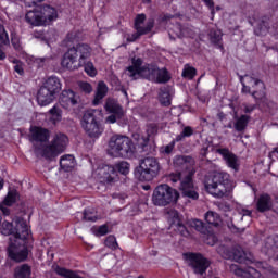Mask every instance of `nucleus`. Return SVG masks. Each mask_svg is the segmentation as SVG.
<instances>
[{"label": "nucleus", "instance_id": "nucleus-13", "mask_svg": "<svg viewBox=\"0 0 278 278\" xmlns=\"http://www.w3.org/2000/svg\"><path fill=\"white\" fill-rule=\"evenodd\" d=\"M104 110L111 114L106 117V123H110L111 125H114V123L125 117V110L123 109V105H121L118 100L114 98L106 99Z\"/></svg>", "mask_w": 278, "mask_h": 278}, {"label": "nucleus", "instance_id": "nucleus-28", "mask_svg": "<svg viewBox=\"0 0 278 278\" xmlns=\"http://www.w3.org/2000/svg\"><path fill=\"white\" fill-rule=\"evenodd\" d=\"M108 94V85L100 81L97 87L96 97L93 99V105H99L103 101L104 97Z\"/></svg>", "mask_w": 278, "mask_h": 278}, {"label": "nucleus", "instance_id": "nucleus-60", "mask_svg": "<svg viewBox=\"0 0 278 278\" xmlns=\"http://www.w3.org/2000/svg\"><path fill=\"white\" fill-rule=\"evenodd\" d=\"M255 110V105H244V112L245 114H251Z\"/></svg>", "mask_w": 278, "mask_h": 278}, {"label": "nucleus", "instance_id": "nucleus-12", "mask_svg": "<svg viewBox=\"0 0 278 278\" xmlns=\"http://www.w3.org/2000/svg\"><path fill=\"white\" fill-rule=\"evenodd\" d=\"M184 258L195 275H205L212 264L210 260L204 257L201 253H185Z\"/></svg>", "mask_w": 278, "mask_h": 278}, {"label": "nucleus", "instance_id": "nucleus-10", "mask_svg": "<svg viewBox=\"0 0 278 278\" xmlns=\"http://www.w3.org/2000/svg\"><path fill=\"white\" fill-rule=\"evenodd\" d=\"M243 79L248 85L243 84L242 92L252 94L256 103L266 99V85H264V81L253 75H245Z\"/></svg>", "mask_w": 278, "mask_h": 278}, {"label": "nucleus", "instance_id": "nucleus-57", "mask_svg": "<svg viewBox=\"0 0 278 278\" xmlns=\"http://www.w3.org/2000/svg\"><path fill=\"white\" fill-rule=\"evenodd\" d=\"M257 268H263L264 270H271L273 267L268 266V264L264 263V262H258L256 264Z\"/></svg>", "mask_w": 278, "mask_h": 278}, {"label": "nucleus", "instance_id": "nucleus-32", "mask_svg": "<svg viewBox=\"0 0 278 278\" xmlns=\"http://www.w3.org/2000/svg\"><path fill=\"white\" fill-rule=\"evenodd\" d=\"M167 220L170 227H175L176 225H179V223H181V215H179V212H177V210H174V208L168 210Z\"/></svg>", "mask_w": 278, "mask_h": 278}, {"label": "nucleus", "instance_id": "nucleus-61", "mask_svg": "<svg viewBox=\"0 0 278 278\" xmlns=\"http://www.w3.org/2000/svg\"><path fill=\"white\" fill-rule=\"evenodd\" d=\"M219 210H222L223 212H227L229 211V205L225 204V203H219L218 204Z\"/></svg>", "mask_w": 278, "mask_h": 278}, {"label": "nucleus", "instance_id": "nucleus-31", "mask_svg": "<svg viewBox=\"0 0 278 278\" xmlns=\"http://www.w3.org/2000/svg\"><path fill=\"white\" fill-rule=\"evenodd\" d=\"M0 45H10V37H8V31L5 28L0 25ZM8 55L3 52V49L0 47V61L5 60Z\"/></svg>", "mask_w": 278, "mask_h": 278}, {"label": "nucleus", "instance_id": "nucleus-29", "mask_svg": "<svg viewBox=\"0 0 278 278\" xmlns=\"http://www.w3.org/2000/svg\"><path fill=\"white\" fill-rule=\"evenodd\" d=\"M230 257L235 262H238L239 264H242V262H244V260H247V253L240 247L232 248L231 255L225 256L226 260H230Z\"/></svg>", "mask_w": 278, "mask_h": 278}, {"label": "nucleus", "instance_id": "nucleus-43", "mask_svg": "<svg viewBox=\"0 0 278 278\" xmlns=\"http://www.w3.org/2000/svg\"><path fill=\"white\" fill-rule=\"evenodd\" d=\"M85 68V73L89 75V77H94L97 75V68H94V64L90 61H85V64L83 65Z\"/></svg>", "mask_w": 278, "mask_h": 278}, {"label": "nucleus", "instance_id": "nucleus-46", "mask_svg": "<svg viewBox=\"0 0 278 278\" xmlns=\"http://www.w3.org/2000/svg\"><path fill=\"white\" fill-rule=\"evenodd\" d=\"M191 227H193V229L195 231H199L200 233H205V231H207V228H205V224H203V222L200 219H193L191 222Z\"/></svg>", "mask_w": 278, "mask_h": 278}, {"label": "nucleus", "instance_id": "nucleus-4", "mask_svg": "<svg viewBox=\"0 0 278 278\" xmlns=\"http://www.w3.org/2000/svg\"><path fill=\"white\" fill-rule=\"evenodd\" d=\"M106 153L111 157H131L136 153V146L129 137L115 134L108 141Z\"/></svg>", "mask_w": 278, "mask_h": 278}, {"label": "nucleus", "instance_id": "nucleus-26", "mask_svg": "<svg viewBox=\"0 0 278 278\" xmlns=\"http://www.w3.org/2000/svg\"><path fill=\"white\" fill-rule=\"evenodd\" d=\"M54 273H56V275H60V277L64 278H84V276H81V271L67 269L58 265L54 267Z\"/></svg>", "mask_w": 278, "mask_h": 278}, {"label": "nucleus", "instance_id": "nucleus-24", "mask_svg": "<svg viewBox=\"0 0 278 278\" xmlns=\"http://www.w3.org/2000/svg\"><path fill=\"white\" fill-rule=\"evenodd\" d=\"M25 18L26 23H29V25H34L35 27L45 25L41 11H28L25 15Z\"/></svg>", "mask_w": 278, "mask_h": 278}, {"label": "nucleus", "instance_id": "nucleus-45", "mask_svg": "<svg viewBox=\"0 0 278 278\" xmlns=\"http://www.w3.org/2000/svg\"><path fill=\"white\" fill-rule=\"evenodd\" d=\"M16 191H9L4 198L3 205H7L8 207H10V205H14V203H16Z\"/></svg>", "mask_w": 278, "mask_h": 278}, {"label": "nucleus", "instance_id": "nucleus-6", "mask_svg": "<svg viewBox=\"0 0 278 278\" xmlns=\"http://www.w3.org/2000/svg\"><path fill=\"white\" fill-rule=\"evenodd\" d=\"M192 177H194V172H179L170 174L168 179L172 184H179L178 188L182 197L197 201V199H199V192H197V187L194 186Z\"/></svg>", "mask_w": 278, "mask_h": 278}, {"label": "nucleus", "instance_id": "nucleus-41", "mask_svg": "<svg viewBox=\"0 0 278 278\" xmlns=\"http://www.w3.org/2000/svg\"><path fill=\"white\" fill-rule=\"evenodd\" d=\"M190 162H192V157L190 156H176L174 159V164L175 166H178V167L185 166V168H187Z\"/></svg>", "mask_w": 278, "mask_h": 278}, {"label": "nucleus", "instance_id": "nucleus-16", "mask_svg": "<svg viewBox=\"0 0 278 278\" xmlns=\"http://www.w3.org/2000/svg\"><path fill=\"white\" fill-rule=\"evenodd\" d=\"M269 25L270 20L268 17H264L254 29V34H256V36H266L267 34H271L275 38H278V23L274 24L273 27Z\"/></svg>", "mask_w": 278, "mask_h": 278}, {"label": "nucleus", "instance_id": "nucleus-38", "mask_svg": "<svg viewBox=\"0 0 278 278\" xmlns=\"http://www.w3.org/2000/svg\"><path fill=\"white\" fill-rule=\"evenodd\" d=\"M0 230H1L2 236H11L12 237V236H14L15 228L12 223L3 222Z\"/></svg>", "mask_w": 278, "mask_h": 278}, {"label": "nucleus", "instance_id": "nucleus-14", "mask_svg": "<svg viewBox=\"0 0 278 278\" xmlns=\"http://www.w3.org/2000/svg\"><path fill=\"white\" fill-rule=\"evenodd\" d=\"M147 21V15L138 14L135 18V29L137 33L132 35L134 40H138L140 36H147L152 31L153 27L155 26V21L150 18L147 21L146 25L144 22Z\"/></svg>", "mask_w": 278, "mask_h": 278}, {"label": "nucleus", "instance_id": "nucleus-40", "mask_svg": "<svg viewBox=\"0 0 278 278\" xmlns=\"http://www.w3.org/2000/svg\"><path fill=\"white\" fill-rule=\"evenodd\" d=\"M116 170V173H121V175H129V163L125 162V161H122L119 163H116L114 166H113Z\"/></svg>", "mask_w": 278, "mask_h": 278}, {"label": "nucleus", "instance_id": "nucleus-20", "mask_svg": "<svg viewBox=\"0 0 278 278\" xmlns=\"http://www.w3.org/2000/svg\"><path fill=\"white\" fill-rule=\"evenodd\" d=\"M257 212L264 213L273 210V198L268 193H263L258 197L256 201Z\"/></svg>", "mask_w": 278, "mask_h": 278}, {"label": "nucleus", "instance_id": "nucleus-21", "mask_svg": "<svg viewBox=\"0 0 278 278\" xmlns=\"http://www.w3.org/2000/svg\"><path fill=\"white\" fill-rule=\"evenodd\" d=\"M41 17L43 20V25H49L52 21H58V9L49 4H45L41 8Z\"/></svg>", "mask_w": 278, "mask_h": 278}, {"label": "nucleus", "instance_id": "nucleus-52", "mask_svg": "<svg viewBox=\"0 0 278 278\" xmlns=\"http://www.w3.org/2000/svg\"><path fill=\"white\" fill-rule=\"evenodd\" d=\"M174 227H176L177 231H179V233L185 238L190 236V232H188V229L186 228L184 223L179 222V224H176Z\"/></svg>", "mask_w": 278, "mask_h": 278}, {"label": "nucleus", "instance_id": "nucleus-27", "mask_svg": "<svg viewBox=\"0 0 278 278\" xmlns=\"http://www.w3.org/2000/svg\"><path fill=\"white\" fill-rule=\"evenodd\" d=\"M60 166L65 173H71L75 168V156L71 154L61 156Z\"/></svg>", "mask_w": 278, "mask_h": 278}, {"label": "nucleus", "instance_id": "nucleus-56", "mask_svg": "<svg viewBox=\"0 0 278 278\" xmlns=\"http://www.w3.org/2000/svg\"><path fill=\"white\" fill-rule=\"evenodd\" d=\"M205 7L211 10V14H214V0H202Z\"/></svg>", "mask_w": 278, "mask_h": 278}, {"label": "nucleus", "instance_id": "nucleus-39", "mask_svg": "<svg viewBox=\"0 0 278 278\" xmlns=\"http://www.w3.org/2000/svg\"><path fill=\"white\" fill-rule=\"evenodd\" d=\"M160 103H162L165 108L170 105V92L166 89H161L159 93Z\"/></svg>", "mask_w": 278, "mask_h": 278}, {"label": "nucleus", "instance_id": "nucleus-42", "mask_svg": "<svg viewBox=\"0 0 278 278\" xmlns=\"http://www.w3.org/2000/svg\"><path fill=\"white\" fill-rule=\"evenodd\" d=\"M84 218L85 220H88L90 223H96V220H99V217L97 216V212L92 208L85 210Z\"/></svg>", "mask_w": 278, "mask_h": 278}, {"label": "nucleus", "instance_id": "nucleus-3", "mask_svg": "<svg viewBox=\"0 0 278 278\" xmlns=\"http://www.w3.org/2000/svg\"><path fill=\"white\" fill-rule=\"evenodd\" d=\"M92 55V48L87 43H77L70 48L61 61V66L67 68V71H79L84 68L87 60H90Z\"/></svg>", "mask_w": 278, "mask_h": 278}, {"label": "nucleus", "instance_id": "nucleus-25", "mask_svg": "<svg viewBox=\"0 0 278 278\" xmlns=\"http://www.w3.org/2000/svg\"><path fill=\"white\" fill-rule=\"evenodd\" d=\"M39 153L45 160H55L58 155L61 153L59 152L58 148H54L53 144L43 146L39 149Z\"/></svg>", "mask_w": 278, "mask_h": 278}, {"label": "nucleus", "instance_id": "nucleus-62", "mask_svg": "<svg viewBox=\"0 0 278 278\" xmlns=\"http://www.w3.org/2000/svg\"><path fill=\"white\" fill-rule=\"evenodd\" d=\"M241 214H242V216H251L252 212L249 211V210H247V208H243V210L241 211Z\"/></svg>", "mask_w": 278, "mask_h": 278}, {"label": "nucleus", "instance_id": "nucleus-63", "mask_svg": "<svg viewBox=\"0 0 278 278\" xmlns=\"http://www.w3.org/2000/svg\"><path fill=\"white\" fill-rule=\"evenodd\" d=\"M217 117L219 118V121H223V118H225V113L224 112H219L217 114Z\"/></svg>", "mask_w": 278, "mask_h": 278}, {"label": "nucleus", "instance_id": "nucleus-64", "mask_svg": "<svg viewBox=\"0 0 278 278\" xmlns=\"http://www.w3.org/2000/svg\"><path fill=\"white\" fill-rule=\"evenodd\" d=\"M173 18V15H164L163 21H170Z\"/></svg>", "mask_w": 278, "mask_h": 278}, {"label": "nucleus", "instance_id": "nucleus-2", "mask_svg": "<svg viewBox=\"0 0 278 278\" xmlns=\"http://www.w3.org/2000/svg\"><path fill=\"white\" fill-rule=\"evenodd\" d=\"M31 232L29 231V227L27 226V222L23 218H17L15 220V231L14 236L9 238L10 243L8 248V253L11 260L15 262H24L27 260V245H25V240L30 238Z\"/></svg>", "mask_w": 278, "mask_h": 278}, {"label": "nucleus", "instance_id": "nucleus-36", "mask_svg": "<svg viewBox=\"0 0 278 278\" xmlns=\"http://www.w3.org/2000/svg\"><path fill=\"white\" fill-rule=\"evenodd\" d=\"M81 38V31L75 29V30H72L67 34L64 42L68 46V45H73L75 42H79Z\"/></svg>", "mask_w": 278, "mask_h": 278}, {"label": "nucleus", "instance_id": "nucleus-9", "mask_svg": "<svg viewBox=\"0 0 278 278\" xmlns=\"http://www.w3.org/2000/svg\"><path fill=\"white\" fill-rule=\"evenodd\" d=\"M160 173V163L157 159L148 156L143 159L136 170V177L139 181H153Z\"/></svg>", "mask_w": 278, "mask_h": 278}, {"label": "nucleus", "instance_id": "nucleus-34", "mask_svg": "<svg viewBox=\"0 0 278 278\" xmlns=\"http://www.w3.org/2000/svg\"><path fill=\"white\" fill-rule=\"evenodd\" d=\"M49 114H51L50 121L53 125H58L62 121V109L60 106L54 105L49 110Z\"/></svg>", "mask_w": 278, "mask_h": 278}, {"label": "nucleus", "instance_id": "nucleus-18", "mask_svg": "<svg viewBox=\"0 0 278 278\" xmlns=\"http://www.w3.org/2000/svg\"><path fill=\"white\" fill-rule=\"evenodd\" d=\"M60 103L62 108L68 110L70 108H74V105L79 103V96H77V93L71 89H65L60 96Z\"/></svg>", "mask_w": 278, "mask_h": 278}, {"label": "nucleus", "instance_id": "nucleus-44", "mask_svg": "<svg viewBox=\"0 0 278 278\" xmlns=\"http://www.w3.org/2000/svg\"><path fill=\"white\" fill-rule=\"evenodd\" d=\"M210 38L213 45H220V40H223V31L213 29L210 31Z\"/></svg>", "mask_w": 278, "mask_h": 278}, {"label": "nucleus", "instance_id": "nucleus-7", "mask_svg": "<svg viewBox=\"0 0 278 278\" xmlns=\"http://www.w3.org/2000/svg\"><path fill=\"white\" fill-rule=\"evenodd\" d=\"M62 90V84L60 78L55 76L49 77L45 84L39 88L37 92V103L41 108L51 105L52 101H55V94Z\"/></svg>", "mask_w": 278, "mask_h": 278}, {"label": "nucleus", "instance_id": "nucleus-23", "mask_svg": "<svg viewBox=\"0 0 278 278\" xmlns=\"http://www.w3.org/2000/svg\"><path fill=\"white\" fill-rule=\"evenodd\" d=\"M51 144L54 149H56V151L64 153V151H66V147L68 146V137L62 132H56Z\"/></svg>", "mask_w": 278, "mask_h": 278}, {"label": "nucleus", "instance_id": "nucleus-33", "mask_svg": "<svg viewBox=\"0 0 278 278\" xmlns=\"http://www.w3.org/2000/svg\"><path fill=\"white\" fill-rule=\"evenodd\" d=\"M205 220L208 223V225H213V227H218V225L222 223L220 215L214 211H208L205 214Z\"/></svg>", "mask_w": 278, "mask_h": 278}, {"label": "nucleus", "instance_id": "nucleus-5", "mask_svg": "<svg viewBox=\"0 0 278 278\" xmlns=\"http://www.w3.org/2000/svg\"><path fill=\"white\" fill-rule=\"evenodd\" d=\"M231 188V179L229 174L225 172H215L205 182V189L208 194L216 199H223Z\"/></svg>", "mask_w": 278, "mask_h": 278}, {"label": "nucleus", "instance_id": "nucleus-19", "mask_svg": "<svg viewBox=\"0 0 278 278\" xmlns=\"http://www.w3.org/2000/svg\"><path fill=\"white\" fill-rule=\"evenodd\" d=\"M30 136L31 140H34L35 142H48L51 132L49 131V129L34 126L30 128Z\"/></svg>", "mask_w": 278, "mask_h": 278}, {"label": "nucleus", "instance_id": "nucleus-50", "mask_svg": "<svg viewBox=\"0 0 278 278\" xmlns=\"http://www.w3.org/2000/svg\"><path fill=\"white\" fill-rule=\"evenodd\" d=\"M11 45L15 49V51H23V45L21 43V39L13 35L11 38Z\"/></svg>", "mask_w": 278, "mask_h": 278}, {"label": "nucleus", "instance_id": "nucleus-1", "mask_svg": "<svg viewBox=\"0 0 278 278\" xmlns=\"http://www.w3.org/2000/svg\"><path fill=\"white\" fill-rule=\"evenodd\" d=\"M126 75L131 79L142 77L148 81H154V84H167V81H170V74L166 67L159 68L155 64L142 65V59L140 58L132 59V65L126 68Z\"/></svg>", "mask_w": 278, "mask_h": 278}, {"label": "nucleus", "instance_id": "nucleus-58", "mask_svg": "<svg viewBox=\"0 0 278 278\" xmlns=\"http://www.w3.org/2000/svg\"><path fill=\"white\" fill-rule=\"evenodd\" d=\"M0 211L2 214H4V216H10V208H8L5 204H0Z\"/></svg>", "mask_w": 278, "mask_h": 278}, {"label": "nucleus", "instance_id": "nucleus-15", "mask_svg": "<svg viewBox=\"0 0 278 278\" xmlns=\"http://www.w3.org/2000/svg\"><path fill=\"white\" fill-rule=\"evenodd\" d=\"M216 153H218L219 155H222V157H224L228 168H231L236 173H238V170H240V160H238V156H236V154L231 153V151H229V149L219 148L216 150Z\"/></svg>", "mask_w": 278, "mask_h": 278}, {"label": "nucleus", "instance_id": "nucleus-48", "mask_svg": "<svg viewBox=\"0 0 278 278\" xmlns=\"http://www.w3.org/2000/svg\"><path fill=\"white\" fill-rule=\"evenodd\" d=\"M105 247L109 249H112L113 251H116L118 249V243L116 242V237L109 236L104 241Z\"/></svg>", "mask_w": 278, "mask_h": 278}, {"label": "nucleus", "instance_id": "nucleus-30", "mask_svg": "<svg viewBox=\"0 0 278 278\" xmlns=\"http://www.w3.org/2000/svg\"><path fill=\"white\" fill-rule=\"evenodd\" d=\"M15 278H30L31 277V267L27 264L17 266L14 271Z\"/></svg>", "mask_w": 278, "mask_h": 278}, {"label": "nucleus", "instance_id": "nucleus-11", "mask_svg": "<svg viewBox=\"0 0 278 278\" xmlns=\"http://www.w3.org/2000/svg\"><path fill=\"white\" fill-rule=\"evenodd\" d=\"M97 114H101L98 110H88L83 115L81 127L89 138H99L103 134V127L97 121Z\"/></svg>", "mask_w": 278, "mask_h": 278}, {"label": "nucleus", "instance_id": "nucleus-55", "mask_svg": "<svg viewBox=\"0 0 278 278\" xmlns=\"http://www.w3.org/2000/svg\"><path fill=\"white\" fill-rule=\"evenodd\" d=\"M175 139L167 146L164 147V153H166L167 155L173 153V149H175Z\"/></svg>", "mask_w": 278, "mask_h": 278}, {"label": "nucleus", "instance_id": "nucleus-53", "mask_svg": "<svg viewBox=\"0 0 278 278\" xmlns=\"http://www.w3.org/2000/svg\"><path fill=\"white\" fill-rule=\"evenodd\" d=\"M156 132H157V127L153 125L148 126V129H147L148 137L143 138V142L144 143L149 142V137L153 136V134H156Z\"/></svg>", "mask_w": 278, "mask_h": 278}, {"label": "nucleus", "instance_id": "nucleus-59", "mask_svg": "<svg viewBox=\"0 0 278 278\" xmlns=\"http://www.w3.org/2000/svg\"><path fill=\"white\" fill-rule=\"evenodd\" d=\"M14 71H15V73H17L18 75H23V73H24L23 65H21V64L15 65V66H14Z\"/></svg>", "mask_w": 278, "mask_h": 278}, {"label": "nucleus", "instance_id": "nucleus-51", "mask_svg": "<svg viewBox=\"0 0 278 278\" xmlns=\"http://www.w3.org/2000/svg\"><path fill=\"white\" fill-rule=\"evenodd\" d=\"M78 86L80 90L85 92V94H90V92H92V85H90L89 83L80 81L78 83Z\"/></svg>", "mask_w": 278, "mask_h": 278}, {"label": "nucleus", "instance_id": "nucleus-54", "mask_svg": "<svg viewBox=\"0 0 278 278\" xmlns=\"http://www.w3.org/2000/svg\"><path fill=\"white\" fill-rule=\"evenodd\" d=\"M49 62H51V59H49V58H37V59H35V64H37V66L39 68H42V66H45V64H49Z\"/></svg>", "mask_w": 278, "mask_h": 278}, {"label": "nucleus", "instance_id": "nucleus-35", "mask_svg": "<svg viewBox=\"0 0 278 278\" xmlns=\"http://www.w3.org/2000/svg\"><path fill=\"white\" fill-rule=\"evenodd\" d=\"M250 118L251 117L248 115H241L239 118H237L235 123L236 131H244V129H247V125H249Z\"/></svg>", "mask_w": 278, "mask_h": 278}, {"label": "nucleus", "instance_id": "nucleus-47", "mask_svg": "<svg viewBox=\"0 0 278 278\" xmlns=\"http://www.w3.org/2000/svg\"><path fill=\"white\" fill-rule=\"evenodd\" d=\"M109 232L110 230L108 228V225H102V226L92 228V233H94L98 237L108 236Z\"/></svg>", "mask_w": 278, "mask_h": 278}, {"label": "nucleus", "instance_id": "nucleus-37", "mask_svg": "<svg viewBox=\"0 0 278 278\" xmlns=\"http://www.w3.org/2000/svg\"><path fill=\"white\" fill-rule=\"evenodd\" d=\"M194 134V129L190 126H185L182 128V131L176 136L175 138V142H181V140H184L185 138H190V136H192Z\"/></svg>", "mask_w": 278, "mask_h": 278}, {"label": "nucleus", "instance_id": "nucleus-49", "mask_svg": "<svg viewBox=\"0 0 278 278\" xmlns=\"http://www.w3.org/2000/svg\"><path fill=\"white\" fill-rule=\"evenodd\" d=\"M197 76V70L194 67H185L182 71V77H186L187 79H194Z\"/></svg>", "mask_w": 278, "mask_h": 278}, {"label": "nucleus", "instance_id": "nucleus-8", "mask_svg": "<svg viewBox=\"0 0 278 278\" xmlns=\"http://www.w3.org/2000/svg\"><path fill=\"white\" fill-rule=\"evenodd\" d=\"M177 201H179V192L168 185H160L153 191L152 203L159 207H166Z\"/></svg>", "mask_w": 278, "mask_h": 278}, {"label": "nucleus", "instance_id": "nucleus-22", "mask_svg": "<svg viewBox=\"0 0 278 278\" xmlns=\"http://www.w3.org/2000/svg\"><path fill=\"white\" fill-rule=\"evenodd\" d=\"M231 270H235V274L238 277H244V278H260L262 277V273H260L257 269L253 267H248L245 269L238 268V265H231Z\"/></svg>", "mask_w": 278, "mask_h": 278}, {"label": "nucleus", "instance_id": "nucleus-17", "mask_svg": "<svg viewBox=\"0 0 278 278\" xmlns=\"http://www.w3.org/2000/svg\"><path fill=\"white\" fill-rule=\"evenodd\" d=\"M99 179L102 184H114L118 179L116 168L112 165H104L98 170Z\"/></svg>", "mask_w": 278, "mask_h": 278}]
</instances>
